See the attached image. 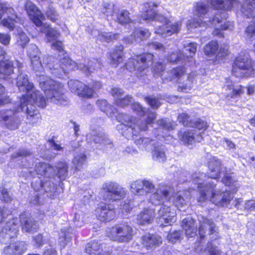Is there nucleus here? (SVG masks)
<instances>
[{
  "label": "nucleus",
  "mask_w": 255,
  "mask_h": 255,
  "mask_svg": "<svg viewBox=\"0 0 255 255\" xmlns=\"http://www.w3.org/2000/svg\"><path fill=\"white\" fill-rule=\"evenodd\" d=\"M185 70L184 67H180L174 68L170 73L168 79L171 80L173 78H177L178 83V90L180 92L187 93L192 88L193 83L195 80V74L192 72L186 77L184 79Z\"/></svg>",
  "instance_id": "13"
},
{
  "label": "nucleus",
  "mask_w": 255,
  "mask_h": 255,
  "mask_svg": "<svg viewBox=\"0 0 255 255\" xmlns=\"http://www.w3.org/2000/svg\"><path fill=\"white\" fill-rule=\"evenodd\" d=\"M161 243V237L156 235L147 234L142 237V244L147 250L153 249Z\"/></svg>",
  "instance_id": "28"
},
{
  "label": "nucleus",
  "mask_w": 255,
  "mask_h": 255,
  "mask_svg": "<svg viewBox=\"0 0 255 255\" xmlns=\"http://www.w3.org/2000/svg\"><path fill=\"white\" fill-rule=\"evenodd\" d=\"M131 108L139 116H143L145 113L144 109L138 102H134Z\"/></svg>",
  "instance_id": "62"
},
{
  "label": "nucleus",
  "mask_w": 255,
  "mask_h": 255,
  "mask_svg": "<svg viewBox=\"0 0 255 255\" xmlns=\"http://www.w3.org/2000/svg\"><path fill=\"white\" fill-rule=\"evenodd\" d=\"M95 211L98 218L102 222L113 220L116 215L113 206L105 203H100Z\"/></svg>",
  "instance_id": "20"
},
{
  "label": "nucleus",
  "mask_w": 255,
  "mask_h": 255,
  "mask_svg": "<svg viewBox=\"0 0 255 255\" xmlns=\"http://www.w3.org/2000/svg\"><path fill=\"white\" fill-rule=\"evenodd\" d=\"M158 216L161 225H171L176 221V213L174 208H170L166 205H162L158 210Z\"/></svg>",
  "instance_id": "18"
},
{
  "label": "nucleus",
  "mask_w": 255,
  "mask_h": 255,
  "mask_svg": "<svg viewBox=\"0 0 255 255\" xmlns=\"http://www.w3.org/2000/svg\"><path fill=\"white\" fill-rule=\"evenodd\" d=\"M203 184L201 182H197L200 193L199 202L209 201L216 206L224 207L228 205L234 197L229 191L215 189L216 184L212 181H208L203 186Z\"/></svg>",
  "instance_id": "8"
},
{
  "label": "nucleus",
  "mask_w": 255,
  "mask_h": 255,
  "mask_svg": "<svg viewBox=\"0 0 255 255\" xmlns=\"http://www.w3.org/2000/svg\"><path fill=\"white\" fill-rule=\"evenodd\" d=\"M107 234L111 240L124 243L128 242L131 240L134 231L129 223L123 221L110 229Z\"/></svg>",
  "instance_id": "9"
},
{
  "label": "nucleus",
  "mask_w": 255,
  "mask_h": 255,
  "mask_svg": "<svg viewBox=\"0 0 255 255\" xmlns=\"http://www.w3.org/2000/svg\"><path fill=\"white\" fill-rule=\"evenodd\" d=\"M124 46L122 45L112 50L110 54V64L113 67H117L123 61Z\"/></svg>",
  "instance_id": "30"
},
{
  "label": "nucleus",
  "mask_w": 255,
  "mask_h": 255,
  "mask_svg": "<svg viewBox=\"0 0 255 255\" xmlns=\"http://www.w3.org/2000/svg\"><path fill=\"white\" fill-rule=\"evenodd\" d=\"M182 227L185 232L188 238L194 237L197 234V228L195 221L191 217L184 219L182 221Z\"/></svg>",
  "instance_id": "29"
},
{
  "label": "nucleus",
  "mask_w": 255,
  "mask_h": 255,
  "mask_svg": "<svg viewBox=\"0 0 255 255\" xmlns=\"http://www.w3.org/2000/svg\"><path fill=\"white\" fill-rule=\"evenodd\" d=\"M157 7V5L154 2L145 3L140 16V22L143 20L146 22L155 21L162 23V25L155 27L154 32L162 37L169 36L178 32L182 26V20L172 22L167 17L158 13Z\"/></svg>",
  "instance_id": "5"
},
{
  "label": "nucleus",
  "mask_w": 255,
  "mask_h": 255,
  "mask_svg": "<svg viewBox=\"0 0 255 255\" xmlns=\"http://www.w3.org/2000/svg\"><path fill=\"white\" fill-rule=\"evenodd\" d=\"M204 53L206 55L209 57L214 56H217L219 50L218 42L216 41H212L206 45L204 48Z\"/></svg>",
  "instance_id": "40"
},
{
  "label": "nucleus",
  "mask_w": 255,
  "mask_h": 255,
  "mask_svg": "<svg viewBox=\"0 0 255 255\" xmlns=\"http://www.w3.org/2000/svg\"><path fill=\"white\" fill-rule=\"evenodd\" d=\"M25 9L29 19L33 23L37 26L42 25V22L45 19V16L33 2L27 0L25 4Z\"/></svg>",
  "instance_id": "19"
},
{
  "label": "nucleus",
  "mask_w": 255,
  "mask_h": 255,
  "mask_svg": "<svg viewBox=\"0 0 255 255\" xmlns=\"http://www.w3.org/2000/svg\"><path fill=\"white\" fill-rule=\"evenodd\" d=\"M186 54H188L186 59L192 58V56L195 55L197 50V44L196 43H188L184 45Z\"/></svg>",
  "instance_id": "48"
},
{
  "label": "nucleus",
  "mask_w": 255,
  "mask_h": 255,
  "mask_svg": "<svg viewBox=\"0 0 255 255\" xmlns=\"http://www.w3.org/2000/svg\"><path fill=\"white\" fill-rule=\"evenodd\" d=\"M68 85L72 92L76 93L79 97L86 98L94 97L96 95L95 91L102 87L101 83L97 81L86 85L79 81L70 80L68 82Z\"/></svg>",
  "instance_id": "11"
},
{
  "label": "nucleus",
  "mask_w": 255,
  "mask_h": 255,
  "mask_svg": "<svg viewBox=\"0 0 255 255\" xmlns=\"http://www.w3.org/2000/svg\"><path fill=\"white\" fill-rule=\"evenodd\" d=\"M18 223L17 218H13L6 223L0 233V242L6 244L10 239L16 236L18 231Z\"/></svg>",
  "instance_id": "17"
},
{
  "label": "nucleus",
  "mask_w": 255,
  "mask_h": 255,
  "mask_svg": "<svg viewBox=\"0 0 255 255\" xmlns=\"http://www.w3.org/2000/svg\"><path fill=\"white\" fill-rule=\"evenodd\" d=\"M212 6L210 11L208 6L203 2H199L195 6L194 13L200 18L188 20L187 27L192 31L198 27H214L213 34L219 37L223 36L222 30H232L234 23L227 21L222 24V20L227 17V11L232 8H238L239 2L237 0H206ZM241 11L248 18L255 17V0H245L241 6Z\"/></svg>",
  "instance_id": "1"
},
{
  "label": "nucleus",
  "mask_w": 255,
  "mask_h": 255,
  "mask_svg": "<svg viewBox=\"0 0 255 255\" xmlns=\"http://www.w3.org/2000/svg\"><path fill=\"white\" fill-rule=\"evenodd\" d=\"M88 142L93 141L95 143H99L103 147H111L112 141L102 131L92 130L86 136Z\"/></svg>",
  "instance_id": "21"
},
{
  "label": "nucleus",
  "mask_w": 255,
  "mask_h": 255,
  "mask_svg": "<svg viewBox=\"0 0 255 255\" xmlns=\"http://www.w3.org/2000/svg\"><path fill=\"white\" fill-rule=\"evenodd\" d=\"M86 161V156L84 153L75 155L72 161L75 170L79 171L82 169Z\"/></svg>",
  "instance_id": "43"
},
{
  "label": "nucleus",
  "mask_w": 255,
  "mask_h": 255,
  "mask_svg": "<svg viewBox=\"0 0 255 255\" xmlns=\"http://www.w3.org/2000/svg\"><path fill=\"white\" fill-rule=\"evenodd\" d=\"M19 220L22 226L23 230L26 232H34L38 228L37 223L33 221V219L29 217L28 213L25 212L21 214Z\"/></svg>",
  "instance_id": "27"
},
{
  "label": "nucleus",
  "mask_w": 255,
  "mask_h": 255,
  "mask_svg": "<svg viewBox=\"0 0 255 255\" xmlns=\"http://www.w3.org/2000/svg\"><path fill=\"white\" fill-rule=\"evenodd\" d=\"M5 88L0 84V106L9 103L10 100L9 97L4 94Z\"/></svg>",
  "instance_id": "59"
},
{
  "label": "nucleus",
  "mask_w": 255,
  "mask_h": 255,
  "mask_svg": "<svg viewBox=\"0 0 255 255\" xmlns=\"http://www.w3.org/2000/svg\"><path fill=\"white\" fill-rule=\"evenodd\" d=\"M184 55L180 53V51H177L170 54L168 57V61L171 63H178L179 61L182 62V58Z\"/></svg>",
  "instance_id": "52"
},
{
  "label": "nucleus",
  "mask_w": 255,
  "mask_h": 255,
  "mask_svg": "<svg viewBox=\"0 0 255 255\" xmlns=\"http://www.w3.org/2000/svg\"><path fill=\"white\" fill-rule=\"evenodd\" d=\"M39 86L44 91L46 100L38 91L33 89V85L28 81L26 74L20 73L17 77L16 85L20 91L26 92L18 103L35 108L33 104L39 107L44 108L50 101L56 104L65 105L66 101L63 93V86L61 83L53 80L41 72H36Z\"/></svg>",
  "instance_id": "2"
},
{
  "label": "nucleus",
  "mask_w": 255,
  "mask_h": 255,
  "mask_svg": "<svg viewBox=\"0 0 255 255\" xmlns=\"http://www.w3.org/2000/svg\"><path fill=\"white\" fill-rule=\"evenodd\" d=\"M252 61L246 56L238 57L233 66L232 74L236 77H249L253 74Z\"/></svg>",
  "instance_id": "16"
},
{
  "label": "nucleus",
  "mask_w": 255,
  "mask_h": 255,
  "mask_svg": "<svg viewBox=\"0 0 255 255\" xmlns=\"http://www.w3.org/2000/svg\"><path fill=\"white\" fill-rule=\"evenodd\" d=\"M133 206V204L128 201L122 202L120 205L119 211L121 214V217L123 218L126 217L132 209Z\"/></svg>",
  "instance_id": "45"
},
{
  "label": "nucleus",
  "mask_w": 255,
  "mask_h": 255,
  "mask_svg": "<svg viewBox=\"0 0 255 255\" xmlns=\"http://www.w3.org/2000/svg\"><path fill=\"white\" fill-rule=\"evenodd\" d=\"M190 127L195 128L199 130H205L208 128V125L206 121L200 119H197L195 121H192Z\"/></svg>",
  "instance_id": "50"
},
{
  "label": "nucleus",
  "mask_w": 255,
  "mask_h": 255,
  "mask_svg": "<svg viewBox=\"0 0 255 255\" xmlns=\"http://www.w3.org/2000/svg\"><path fill=\"white\" fill-rule=\"evenodd\" d=\"M167 239L169 242L175 243L180 239V233L179 231H174L168 234Z\"/></svg>",
  "instance_id": "63"
},
{
  "label": "nucleus",
  "mask_w": 255,
  "mask_h": 255,
  "mask_svg": "<svg viewBox=\"0 0 255 255\" xmlns=\"http://www.w3.org/2000/svg\"><path fill=\"white\" fill-rule=\"evenodd\" d=\"M97 105L100 110L105 113L108 116L111 117L116 113V109L109 105L105 100H99Z\"/></svg>",
  "instance_id": "39"
},
{
  "label": "nucleus",
  "mask_w": 255,
  "mask_h": 255,
  "mask_svg": "<svg viewBox=\"0 0 255 255\" xmlns=\"http://www.w3.org/2000/svg\"><path fill=\"white\" fill-rule=\"evenodd\" d=\"M149 105L153 109H157L160 105V103L158 98L153 97H146L144 98Z\"/></svg>",
  "instance_id": "58"
},
{
  "label": "nucleus",
  "mask_w": 255,
  "mask_h": 255,
  "mask_svg": "<svg viewBox=\"0 0 255 255\" xmlns=\"http://www.w3.org/2000/svg\"><path fill=\"white\" fill-rule=\"evenodd\" d=\"M39 27H40V31L42 32L46 33L47 39L49 42L56 41L60 35V33L57 30L50 28L49 24L42 22V25Z\"/></svg>",
  "instance_id": "34"
},
{
  "label": "nucleus",
  "mask_w": 255,
  "mask_h": 255,
  "mask_svg": "<svg viewBox=\"0 0 255 255\" xmlns=\"http://www.w3.org/2000/svg\"><path fill=\"white\" fill-rule=\"evenodd\" d=\"M189 116L186 113H182L178 117V120L185 126H192L191 125L192 121L189 120Z\"/></svg>",
  "instance_id": "60"
},
{
  "label": "nucleus",
  "mask_w": 255,
  "mask_h": 255,
  "mask_svg": "<svg viewBox=\"0 0 255 255\" xmlns=\"http://www.w3.org/2000/svg\"><path fill=\"white\" fill-rule=\"evenodd\" d=\"M195 129L187 130L183 132H180L179 136L180 139L188 145H192L195 141L201 142L202 139L201 132L197 135Z\"/></svg>",
  "instance_id": "25"
},
{
  "label": "nucleus",
  "mask_w": 255,
  "mask_h": 255,
  "mask_svg": "<svg viewBox=\"0 0 255 255\" xmlns=\"http://www.w3.org/2000/svg\"><path fill=\"white\" fill-rule=\"evenodd\" d=\"M223 88L226 91H229V92H227L226 94L228 95V96L230 94L231 98L236 97L237 96L240 95L244 92L245 89V87H240L239 89H234L233 82L232 80L228 78L225 79Z\"/></svg>",
  "instance_id": "32"
},
{
  "label": "nucleus",
  "mask_w": 255,
  "mask_h": 255,
  "mask_svg": "<svg viewBox=\"0 0 255 255\" xmlns=\"http://www.w3.org/2000/svg\"><path fill=\"white\" fill-rule=\"evenodd\" d=\"M246 37L247 39L252 40L255 37V21H253L247 27L245 31Z\"/></svg>",
  "instance_id": "53"
},
{
  "label": "nucleus",
  "mask_w": 255,
  "mask_h": 255,
  "mask_svg": "<svg viewBox=\"0 0 255 255\" xmlns=\"http://www.w3.org/2000/svg\"><path fill=\"white\" fill-rule=\"evenodd\" d=\"M57 175L61 179H64L67 174L68 166L65 162H60L56 166Z\"/></svg>",
  "instance_id": "46"
},
{
  "label": "nucleus",
  "mask_w": 255,
  "mask_h": 255,
  "mask_svg": "<svg viewBox=\"0 0 255 255\" xmlns=\"http://www.w3.org/2000/svg\"><path fill=\"white\" fill-rule=\"evenodd\" d=\"M27 54L31 59V63L35 72H42L43 68L49 69L51 73L59 78H63V76L68 73V70L80 69L86 74L92 73L93 70L101 68V63L98 59H94L88 63V65L84 64H76L67 55L60 58L59 64H54L57 61L53 56H45L42 63L39 60V51L34 44H31L27 49Z\"/></svg>",
  "instance_id": "4"
},
{
  "label": "nucleus",
  "mask_w": 255,
  "mask_h": 255,
  "mask_svg": "<svg viewBox=\"0 0 255 255\" xmlns=\"http://www.w3.org/2000/svg\"><path fill=\"white\" fill-rule=\"evenodd\" d=\"M171 192L168 196V201H171L173 204L179 209L184 207L187 203V200L189 196V191H179L172 195Z\"/></svg>",
  "instance_id": "26"
},
{
  "label": "nucleus",
  "mask_w": 255,
  "mask_h": 255,
  "mask_svg": "<svg viewBox=\"0 0 255 255\" xmlns=\"http://www.w3.org/2000/svg\"><path fill=\"white\" fill-rule=\"evenodd\" d=\"M223 174L224 177L222 180V182L226 186L231 187L233 192H236L237 188H238V185L233 176V174L227 172H226Z\"/></svg>",
  "instance_id": "38"
},
{
  "label": "nucleus",
  "mask_w": 255,
  "mask_h": 255,
  "mask_svg": "<svg viewBox=\"0 0 255 255\" xmlns=\"http://www.w3.org/2000/svg\"><path fill=\"white\" fill-rule=\"evenodd\" d=\"M40 188L43 189L45 192H52L54 191V188L53 184L51 181H48L47 179L45 181H38Z\"/></svg>",
  "instance_id": "54"
},
{
  "label": "nucleus",
  "mask_w": 255,
  "mask_h": 255,
  "mask_svg": "<svg viewBox=\"0 0 255 255\" xmlns=\"http://www.w3.org/2000/svg\"><path fill=\"white\" fill-rule=\"evenodd\" d=\"M114 11V4L112 2H104L102 12L107 16L113 15Z\"/></svg>",
  "instance_id": "49"
},
{
  "label": "nucleus",
  "mask_w": 255,
  "mask_h": 255,
  "mask_svg": "<svg viewBox=\"0 0 255 255\" xmlns=\"http://www.w3.org/2000/svg\"><path fill=\"white\" fill-rule=\"evenodd\" d=\"M115 104L119 107H124L131 103V97L128 95L124 98H120L115 102Z\"/></svg>",
  "instance_id": "57"
},
{
  "label": "nucleus",
  "mask_w": 255,
  "mask_h": 255,
  "mask_svg": "<svg viewBox=\"0 0 255 255\" xmlns=\"http://www.w3.org/2000/svg\"><path fill=\"white\" fill-rule=\"evenodd\" d=\"M35 108L30 107L27 104L24 105L18 102L13 104L12 110H3L0 111V125L10 130L17 129L21 124V120L16 116L20 111H25L27 118L32 123H36L39 118V114Z\"/></svg>",
  "instance_id": "7"
},
{
  "label": "nucleus",
  "mask_w": 255,
  "mask_h": 255,
  "mask_svg": "<svg viewBox=\"0 0 255 255\" xmlns=\"http://www.w3.org/2000/svg\"><path fill=\"white\" fill-rule=\"evenodd\" d=\"M86 215L82 212H79L75 214L73 220L75 225L76 227H80L85 222Z\"/></svg>",
  "instance_id": "51"
},
{
  "label": "nucleus",
  "mask_w": 255,
  "mask_h": 255,
  "mask_svg": "<svg viewBox=\"0 0 255 255\" xmlns=\"http://www.w3.org/2000/svg\"><path fill=\"white\" fill-rule=\"evenodd\" d=\"M31 152L25 149H19L11 155V162H16L17 164L25 168L32 176L35 172L37 175L49 178L53 174L54 169L49 164L43 162H37L34 161V158L30 156ZM27 173V171H25Z\"/></svg>",
  "instance_id": "6"
},
{
  "label": "nucleus",
  "mask_w": 255,
  "mask_h": 255,
  "mask_svg": "<svg viewBox=\"0 0 255 255\" xmlns=\"http://www.w3.org/2000/svg\"><path fill=\"white\" fill-rule=\"evenodd\" d=\"M5 54L3 48L0 46V78L7 79L11 78V75L13 72V67L10 61L2 60Z\"/></svg>",
  "instance_id": "22"
},
{
  "label": "nucleus",
  "mask_w": 255,
  "mask_h": 255,
  "mask_svg": "<svg viewBox=\"0 0 255 255\" xmlns=\"http://www.w3.org/2000/svg\"><path fill=\"white\" fill-rule=\"evenodd\" d=\"M156 118V113L150 111L147 113V118L145 121H136L128 115L120 114L117 119L121 123L117 125V128L127 139H133L141 150L149 151L154 148L152 151L153 159L155 161L163 162L166 160L163 146L158 145L155 140L147 137L137 138L139 132L145 131L148 128L147 125L152 123Z\"/></svg>",
  "instance_id": "3"
},
{
  "label": "nucleus",
  "mask_w": 255,
  "mask_h": 255,
  "mask_svg": "<svg viewBox=\"0 0 255 255\" xmlns=\"http://www.w3.org/2000/svg\"><path fill=\"white\" fill-rule=\"evenodd\" d=\"M171 193V188L169 187L161 186L156 191L151 195L149 198L150 202L153 205H159L165 199H168V196Z\"/></svg>",
  "instance_id": "23"
},
{
  "label": "nucleus",
  "mask_w": 255,
  "mask_h": 255,
  "mask_svg": "<svg viewBox=\"0 0 255 255\" xmlns=\"http://www.w3.org/2000/svg\"><path fill=\"white\" fill-rule=\"evenodd\" d=\"M22 20L18 17L14 13L12 15H8L7 18L3 19L0 23L1 24L7 28L9 30L16 29L18 37L17 38V43L18 45L24 48L29 41V38L23 32L22 29L17 27L15 23H20Z\"/></svg>",
  "instance_id": "14"
},
{
  "label": "nucleus",
  "mask_w": 255,
  "mask_h": 255,
  "mask_svg": "<svg viewBox=\"0 0 255 255\" xmlns=\"http://www.w3.org/2000/svg\"><path fill=\"white\" fill-rule=\"evenodd\" d=\"M72 230L71 228H69L68 229L64 228L61 230L59 234V242L62 248H64L67 244L71 240Z\"/></svg>",
  "instance_id": "37"
},
{
  "label": "nucleus",
  "mask_w": 255,
  "mask_h": 255,
  "mask_svg": "<svg viewBox=\"0 0 255 255\" xmlns=\"http://www.w3.org/2000/svg\"><path fill=\"white\" fill-rule=\"evenodd\" d=\"M200 222L201 225L199 229V234L201 239L204 237L206 232L205 228H209L210 234H213L214 232H216L214 223L211 220L202 217V221L200 220Z\"/></svg>",
  "instance_id": "35"
},
{
  "label": "nucleus",
  "mask_w": 255,
  "mask_h": 255,
  "mask_svg": "<svg viewBox=\"0 0 255 255\" xmlns=\"http://www.w3.org/2000/svg\"><path fill=\"white\" fill-rule=\"evenodd\" d=\"M207 251L210 255H221V252L219 248L212 243H209L208 245Z\"/></svg>",
  "instance_id": "64"
},
{
  "label": "nucleus",
  "mask_w": 255,
  "mask_h": 255,
  "mask_svg": "<svg viewBox=\"0 0 255 255\" xmlns=\"http://www.w3.org/2000/svg\"><path fill=\"white\" fill-rule=\"evenodd\" d=\"M0 199L1 201L7 203L11 200L9 192L3 187L0 188Z\"/></svg>",
  "instance_id": "55"
},
{
  "label": "nucleus",
  "mask_w": 255,
  "mask_h": 255,
  "mask_svg": "<svg viewBox=\"0 0 255 255\" xmlns=\"http://www.w3.org/2000/svg\"><path fill=\"white\" fill-rule=\"evenodd\" d=\"M12 247L14 248L15 255H21L27 249L26 245L23 242L12 243Z\"/></svg>",
  "instance_id": "47"
},
{
  "label": "nucleus",
  "mask_w": 255,
  "mask_h": 255,
  "mask_svg": "<svg viewBox=\"0 0 255 255\" xmlns=\"http://www.w3.org/2000/svg\"><path fill=\"white\" fill-rule=\"evenodd\" d=\"M46 15L52 22H56L58 19L59 15L53 8L49 7L46 12Z\"/></svg>",
  "instance_id": "61"
},
{
  "label": "nucleus",
  "mask_w": 255,
  "mask_h": 255,
  "mask_svg": "<svg viewBox=\"0 0 255 255\" xmlns=\"http://www.w3.org/2000/svg\"><path fill=\"white\" fill-rule=\"evenodd\" d=\"M91 35L95 37H97V39L100 41L107 42H109L113 39H117L119 37L118 34L100 31L96 29H94L91 31Z\"/></svg>",
  "instance_id": "33"
},
{
  "label": "nucleus",
  "mask_w": 255,
  "mask_h": 255,
  "mask_svg": "<svg viewBox=\"0 0 255 255\" xmlns=\"http://www.w3.org/2000/svg\"><path fill=\"white\" fill-rule=\"evenodd\" d=\"M116 21L121 24L132 23L129 17V13L127 10H120L117 14Z\"/></svg>",
  "instance_id": "42"
},
{
  "label": "nucleus",
  "mask_w": 255,
  "mask_h": 255,
  "mask_svg": "<svg viewBox=\"0 0 255 255\" xmlns=\"http://www.w3.org/2000/svg\"><path fill=\"white\" fill-rule=\"evenodd\" d=\"M154 217V210L151 208H144L137 215V221L139 224L149 223Z\"/></svg>",
  "instance_id": "31"
},
{
  "label": "nucleus",
  "mask_w": 255,
  "mask_h": 255,
  "mask_svg": "<svg viewBox=\"0 0 255 255\" xmlns=\"http://www.w3.org/2000/svg\"><path fill=\"white\" fill-rule=\"evenodd\" d=\"M157 124L160 127V128L156 129V131H159L162 129H167L170 130L174 129L176 124L174 122H170L169 120L166 119H161L157 121Z\"/></svg>",
  "instance_id": "44"
},
{
  "label": "nucleus",
  "mask_w": 255,
  "mask_h": 255,
  "mask_svg": "<svg viewBox=\"0 0 255 255\" xmlns=\"http://www.w3.org/2000/svg\"><path fill=\"white\" fill-rule=\"evenodd\" d=\"M164 70V66L160 62L157 63L153 67V74L155 77L162 76V72Z\"/></svg>",
  "instance_id": "56"
},
{
  "label": "nucleus",
  "mask_w": 255,
  "mask_h": 255,
  "mask_svg": "<svg viewBox=\"0 0 255 255\" xmlns=\"http://www.w3.org/2000/svg\"><path fill=\"white\" fill-rule=\"evenodd\" d=\"M221 165V162L217 158L215 157L212 158L208 163L209 175L207 176L203 173H196L192 176L193 182L197 185V182H201L203 183L202 185L203 186L208 181H211L209 180V177L212 179L218 178L220 174L222 173Z\"/></svg>",
  "instance_id": "15"
},
{
  "label": "nucleus",
  "mask_w": 255,
  "mask_h": 255,
  "mask_svg": "<svg viewBox=\"0 0 255 255\" xmlns=\"http://www.w3.org/2000/svg\"><path fill=\"white\" fill-rule=\"evenodd\" d=\"M129 186L130 192L135 195H141L144 192L142 180H137L132 181L130 183Z\"/></svg>",
  "instance_id": "41"
},
{
  "label": "nucleus",
  "mask_w": 255,
  "mask_h": 255,
  "mask_svg": "<svg viewBox=\"0 0 255 255\" xmlns=\"http://www.w3.org/2000/svg\"><path fill=\"white\" fill-rule=\"evenodd\" d=\"M153 55L150 53L136 55L126 64L127 69L134 72L137 77H141L146 68L152 63Z\"/></svg>",
  "instance_id": "10"
},
{
  "label": "nucleus",
  "mask_w": 255,
  "mask_h": 255,
  "mask_svg": "<svg viewBox=\"0 0 255 255\" xmlns=\"http://www.w3.org/2000/svg\"><path fill=\"white\" fill-rule=\"evenodd\" d=\"M127 190L116 182L109 181L103 184L101 196L105 201H117L124 198Z\"/></svg>",
  "instance_id": "12"
},
{
  "label": "nucleus",
  "mask_w": 255,
  "mask_h": 255,
  "mask_svg": "<svg viewBox=\"0 0 255 255\" xmlns=\"http://www.w3.org/2000/svg\"><path fill=\"white\" fill-rule=\"evenodd\" d=\"M150 35V32L148 29L137 28L134 30L130 36L125 37L124 40L127 43H137L146 39Z\"/></svg>",
  "instance_id": "24"
},
{
  "label": "nucleus",
  "mask_w": 255,
  "mask_h": 255,
  "mask_svg": "<svg viewBox=\"0 0 255 255\" xmlns=\"http://www.w3.org/2000/svg\"><path fill=\"white\" fill-rule=\"evenodd\" d=\"M100 246L101 244L98 242L93 241L86 245L85 251L89 255H110L109 252H104L102 254Z\"/></svg>",
  "instance_id": "36"
}]
</instances>
